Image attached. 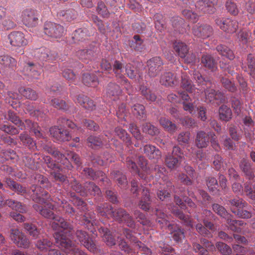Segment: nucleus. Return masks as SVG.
I'll return each instance as SVG.
<instances>
[{"label": "nucleus", "mask_w": 255, "mask_h": 255, "mask_svg": "<svg viewBox=\"0 0 255 255\" xmlns=\"http://www.w3.org/2000/svg\"><path fill=\"white\" fill-rule=\"evenodd\" d=\"M19 92L26 99L31 100H36L38 98L36 92L29 88L21 87L19 89Z\"/></svg>", "instance_id": "45"}, {"label": "nucleus", "mask_w": 255, "mask_h": 255, "mask_svg": "<svg viewBox=\"0 0 255 255\" xmlns=\"http://www.w3.org/2000/svg\"><path fill=\"white\" fill-rule=\"evenodd\" d=\"M3 116L4 117V119L8 120L16 125L19 129H23L25 126L15 113L9 110L8 111L7 114H4Z\"/></svg>", "instance_id": "36"}, {"label": "nucleus", "mask_w": 255, "mask_h": 255, "mask_svg": "<svg viewBox=\"0 0 255 255\" xmlns=\"http://www.w3.org/2000/svg\"><path fill=\"white\" fill-rule=\"evenodd\" d=\"M58 14L62 20L67 22L73 20L77 15V12L73 8L62 10Z\"/></svg>", "instance_id": "33"}, {"label": "nucleus", "mask_w": 255, "mask_h": 255, "mask_svg": "<svg viewBox=\"0 0 255 255\" xmlns=\"http://www.w3.org/2000/svg\"><path fill=\"white\" fill-rule=\"evenodd\" d=\"M75 103L79 104L86 110L92 111L96 109V104L94 102L88 97L83 95H78L74 100Z\"/></svg>", "instance_id": "19"}, {"label": "nucleus", "mask_w": 255, "mask_h": 255, "mask_svg": "<svg viewBox=\"0 0 255 255\" xmlns=\"http://www.w3.org/2000/svg\"><path fill=\"white\" fill-rule=\"evenodd\" d=\"M30 190L33 193L31 196L33 201L41 204H50L49 207H55V205L51 203V199L48 193L44 190L41 186L33 185L30 187Z\"/></svg>", "instance_id": "4"}, {"label": "nucleus", "mask_w": 255, "mask_h": 255, "mask_svg": "<svg viewBox=\"0 0 255 255\" xmlns=\"http://www.w3.org/2000/svg\"><path fill=\"white\" fill-rule=\"evenodd\" d=\"M17 157L16 153L12 149L3 150L0 153V162H3L9 159H14Z\"/></svg>", "instance_id": "54"}, {"label": "nucleus", "mask_w": 255, "mask_h": 255, "mask_svg": "<svg viewBox=\"0 0 255 255\" xmlns=\"http://www.w3.org/2000/svg\"><path fill=\"white\" fill-rule=\"evenodd\" d=\"M116 135L125 142L128 145L131 144L129 135L127 133L126 130L120 127H117L115 129Z\"/></svg>", "instance_id": "49"}, {"label": "nucleus", "mask_w": 255, "mask_h": 255, "mask_svg": "<svg viewBox=\"0 0 255 255\" xmlns=\"http://www.w3.org/2000/svg\"><path fill=\"white\" fill-rule=\"evenodd\" d=\"M215 0H200L195 4V7L203 13L211 14L215 12Z\"/></svg>", "instance_id": "18"}, {"label": "nucleus", "mask_w": 255, "mask_h": 255, "mask_svg": "<svg viewBox=\"0 0 255 255\" xmlns=\"http://www.w3.org/2000/svg\"><path fill=\"white\" fill-rule=\"evenodd\" d=\"M173 214L180 219L184 221L185 224L191 227H193V224L188 215L185 216L179 208H175L173 211Z\"/></svg>", "instance_id": "57"}, {"label": "nucleus", "mask_w": 255, "mask_h": 255, "mask_svg": "<svg viewBox=\"0 0 255 255\" xmlns=\"http://www.w3.org/2000/svg\"><path fill=\"white\" fill-rule=\"evenodd\" d=\"M126 165L127 168L133 174H138L139 176L143 179L146 178V175L142 173H139L138 167L135 162L134 157L132 156H128L126 159Z\"/></svg>", "instance_id": "29"}, {"label": "nucleus", "mask_w": 255, "mask_h": 255, "mask_svg": "<svg viewBox=\"0 0 255 255\" xmlns=\"http://www.w3.org/2000/svg\"><path fill=\"white\" fill-rule=\"evenodd\" d=\"M76 55L82 62L88 63L97 57V48L93 47L87 49H80L76 52Z\"/></svg>", "instance_id": "17"}, {"label": "nucleus", "mask_w": 255, "mask_h": 255, "mask_svg": "<svg viewBox=\"0 0 255 255\" xmlns=\"http://www.w3.org/2000/svg\"><path fill=\"white\" fill-rule=\"evenodd\" d=\"M19 138L23 145L27 146L29 149H34L36 148L35 142L26 133L23 132L20 133Z\"/></svg>", "instance_id": "41"}, {"label": "nucleus", "mask_w": 255, "mask_h": 255, "mask_svg": "<svg viewBox=\"0 0 255 255\" xmlns=\"http://www.w3.org/2000/svg\"><path fill=\"white\" fill-rule=\"evenodd\" d=\"M174 201L177 205L183 207H193L194 205V203L188 197H185L183 201L177 195L174 196Z\"/></svg>", "instance_id": "56"}, {"label": "nucleus", "mask_w": 255, "mask_h": 255, "mask_svg": "<svg viewBox=\"0 0 255 255\" xmlns=\"http://www.w3.org/2000/svg\"><path fill=\"white\" fill-rule=\"evenodd\" d=\"M50 134L58 142L69 141L71 136L68 130L59 127H53L50 128Z\"/></svg>", "instance_id": "15"}, {"label": "nucleus", "mask_w": 255, "mask_h": 255, "mask_svg": "<svg viewBox=\"0 0 255 255\" xmlns=\"http://www.w3.org/2000/svg\"><path fill=\"white\" fill-rule=\"evenodd\" d=\"M210 132L206 133L204 131H199L197 133L195 140L196 146L200 148L206 147L209 142Z\"/></svg>", "instance_id": "26"}, {"label": "nucleus", "mask_w": 255, "mask_h": 255, "mask_svg": "<svg viewBox=\"0 0 255 255\" xmlns=\"http://www.w3.org/2000/svg\"><path fill=\"white\" fill-rule=\"evenodd\" d=\"M38 11L32 8H27L23 11L22 20L24 24L28 27H35L38 21Z\"/></svg>", "instance_id": "10"}, {"label": "nucleus", "mask_w": 255, "mask_h": 255, "mask_svg": "<svg viewBox=\"0 0 255 255\" xmlns=\"http://www.w3.org/2000/svg\"><path fill=\"white\" fill-rule=\"evenodd\" d=\"M239 166L247 178L251 180L254 178L255 169L252 167V163L248 160L243 158L240 161Z\"/></svg>", "instance_id": "20"}, {"label": "nucleus", "mask_w": 255, "mask_h": 255, "mask_svg": "<svg viewBox=\"0 0 255 255\" xmlns=\"http://www.w3.org/2000/svg\"><path fill=\"white\" fill-rule=\"evenodd\" d=\"M176 75L171 72H166L161 76L160 83L165 86L172 87L178 84Z\"/></svg>", "instance_id": "24"}, {"label": "nucleus", "mask_w": 255, "mask_h": 255, "mask_svg": "<svg viewBox=\"0 0 255 255\" xmlns=\"http://www.w3.org/2000/svg\"><path fill=\"white\" fill-rule=\"evenodd\" d=\"M43 149L48 153L51 154L58 162L63 165V168L71 170L73 168V166L65 155L59 151L58 149L55 147H52L48 144L43 146Z\"/></svg>", "instance_id": "5"}, {"label": "nucleus", "mask_w": 255, "mask_h": 255, "mask_svg": "<svg viewBox=\"0 0 255 255\" xmlns=\"http://www.w3.org/2000/svg\"><path fill=\"white\" fill-rule=\"evenodd\" d=\"M9 237L17 247L27 249L29 247L30 242L24 234L18 229L10 230Z\"/></svg>", "instance_id": "7"}, {"label": "nucleus", "mask_w": 255, "mask_h": 255, "mask_svg": "<svg viewBox=\"0 0 255 255\" xmlns=\"http://www.w3.org/2000/svg\"><path fill=\"white\" fill-rule=\"evenodd\" d=\"M10 44L15 47H23L28 44L24 34L20 31H13L8 35Z\"/></svg>", "instance_id": "16"}, {"label": "nucleus", "mask_w": 255, "mask_h": 255, "mask_svg": "<svg viewBox=\"0 0 255 255\" xmlns=\"http://www.w3.org/2000/svg\"><path fill=\"white\" fill-rule=\"evenodd\" d=\"M52 245V242L48 238H43L37 241L36 246L40 251L47 252Z\"/></svg>", "instance_id": "51"}, {"label": "nucleus", "mask_w": 255, "mask_h": 255, "mask_svg": "<svg viewBox=\"0 0 255 255\" xmlns=\"http://www.w3.org/2000/svg\"><path fill=\"white\" fill-rule=\"evenodd\" d=\"M0 65L4 68L10 70H14L16 67V60L8 55H0Z\"/></svg>", "instance_id": "28"}, {"label": "nucleus", "mask_w": 255, "mask_h": 255, "mask_svg": "<svg viewBox=\"0 0 255 255\" xmlns=\"http://www.w3.org/2000/svg\"><path fill=\"white\" fill-rule=\"evenodd\" d=\"M133 40L129 41V45L131 48L137 51L141 52L145 49L143 41L138 35H135Z\"/></svg>", "instance_id": "39"}, {"label": "nucleus", "mask_w": 255, "mask_h": 255, "mask_svg": "<svg viewBox=\"0 0 255 255\" xmlns=\"http://www.w3.org/2000/svg\"><path fill=\"white\" fill-rule=\"evenodd\" d=\"M106 90L107 97H109L111 100L114 101L118 99L122 93V90L120 86L112 82L108 84Z\"/></svg>", "instance_id": "27"}, {"label": "nucleus", "mask_w": 255, "mask_h": 255, "mask_svg": "<svg viewBox=\"0 0 255 255\" xmlns=\"http://www.w3.org/2000/svg\"><path fill=\"white\" fill-rule=\"evenodd\" d=\"M173 46L174 50L180 58L186 57V54L188 52L189 48L185 43L180 41H175Z\"/></svg>", "instance_id": "32"}, {"label": "nucleus", "mask_w": 255, "mask_h": 255, "mask_svg": "<svg viewBox=\"0 0 255 255\" xmlns=\"http://www.w3.org/2000/svg\"><path fill=\"white\" fill-rule=\"evenodd\" d=\"M206 185L209 191L213 194H217L219 192L218 184L217 179L213 177H209L206 179Z\"/></svg>", "instance_id": "47"}, {"label": "nucleus", "mask_w": 255, "mask_h": 255, "mask_svg": "<svg viewBox=\"0 0 255 255\" xmlns=\"http://www.w3.org/2000/svg\"><path fill=\"white\" fill-rule=\"evenodd\" d=\"M140 90H141V94L147 100L151 102L155 101L156 96L146 86H141Z\"/></svg>", "instance_id": "63"}, {"label": "nucleus", "mask_w": 255, "mask_h": 255, "mask_svg": "<svg viewBox=\"0 0 255 255\" xmlns=\"http://www.w3.org/2000/svg\"><path fill=\"white\" fill-rule=\"evenodd\" d=\"M86 196L90 194L93 196H99L102 192L100 188L94 183L92 182H86L85 183Z\"/></svg>", "instance_id": "37"}, {"label": "nucleus", "mask_w": 255, "mask_h": 255, "mask_svg": "<svg viewBox=\"0 0 255 255\" xmlns=\"http://www.w3.org/2000/svg\"><path fill=\"white\" fill-rule=\"evenodd\" d=\"M124 234L126 238L129 240L131 242L135 244V248L140 249L141 252H143L146 255H150L151 251L147 247H144V245L140 241H138L131 233V232L128 229L124 230Z\"/></svg>", "instance_id": "23"}, {"label": "nucleus", "mask_w": 255, "mask_h": 255, "mask_svg": "<svg viewBox=\"0 0 255 255\" xmlns=\"http://www.w3.org/2000/svg\"><path fill=\"white\" fill-rule=\"evenodd\" d=\"M113 71L117 80L125 76L124 75L123 64L119 61L116 60L114 62L113 64Z\"/></svg>", "instance_id": "58"}, {"label": "nucleus", "mask_w": 255, "mask_h": 255, "mask_svg": "<svg viewBox=\"0 0 255 255\" xmlns=\"http://www.w3.org/2000/svg\"><path fill=\"white\" fill-rule=\"evenodd\" d=\"M241 129L235 125H231L229 128V132L231 138L234 141L240 140L242 137Z\"/></svg>", "instance_id": "50"}, {"label": "nucleus", "mask_w": 255, "mask_h": 255, "mask_svg": "<svg viewBox=\"0 0 255 255\" xmlns=\"http://www.w3.org/2000/svg\"><path fill=\"white\" fill-rule=\"evenodd\" d=\"M247 61L248 68L243 64L242 67L245 71L249 72L252 78L255 79V58L251 54H249L248 55Z\"/></svg>", "instance_id": "30"}, {"label": "nucleus", "mask_w": 255, "mask_h": 255, "mask_svg": "<svg viewBox=\"0 0 255 255\" xmlns=\"http://www.w3.org/2000/svg\"><path fill=\"white\" fill-rule=\"evenodd\" d=\"M91 33L88 29L86 28H79L74 32L72 38L75 42L82 41L90 36Z\"/></svg>", "instance_id": "34"}, {"label": "nucleus", "mask_w": 255, "mask_h": 255, "mask_svg": "<svg viewBox=\"0 0 255 255\" xmlns=\"http://www.w3.org/2000/svg\"><path fill=\"white\" fill-rule=\"evenodd\" d=\"M142 197L139 202V205L141 207H147L150 203L149 192L147 189L145 187H142Z\"/></svg>", "instance_id": "60"}, {"label": "nucleus", "mask_w": 255, "mask_h": 255, "mask_svg": "<svg viewBox=\"0 0 255 255\" xmlns=\"http://www.w3.org/2000/svg\"><path fill=\"white\" fill-rule=\"evenodd\" d=\"M144 154L149 159L156 160L161 158L162 154L161 151L156 147L151 144H146L143 146Z\"/></svg>", "instance_id": "21"}, {"label": "nucleus", "mask_w": 255, "mask_h": 255, "mask_svg": "<svg viewBox=\"0 0 255 255\" xmlns=\"http://www.w3.org/2000/svg\"><path fill=\"white\" fill-rule=\"evenodd\" d=\"M200 91H204L205 95V101L208 103L214 102L215 100L221 101L223 98L222 94L219 91H215L214 89L211 88L205 89L203 87Z\"/></svg>", "instance_id": "22"}, {"label": "nucleus", "mask_w": 255, "mask_h": 255, "mask_svg": "<svg viewBox=\"0 0 255 255\" xmlns=\"http://www.w3.org/2000/svg\"><path fill=\"white\" fill-rule=\"evenodd\" d=\"M158 223L161 228H163L164 225H166V228L173 234V238L175 241L178 242L184 237V232L177 225L171 224L164 219L158 220Z\"/></svg>", "instance_id": "14"}, {"label": "nucleus", "mask_w": 255, "mask_h": 255, "mask_svg": "<svg viewBox=\"0 0 255 255\" xmlns=\"http://www.w3.org/2000/svg\"><path fill=\"white\" fill-rule=\"evenodd\" d=\"M192 32L194 36L202 39H206L212 35L213 28L207 24L198 23L193 27Z\"/></svg>", "instance_id": "13"}, {"label": "nucleus", "mask_w": 255, "mask_h": 255, "mask_svg": "<svg viewBox=\"0 0 255 255\" xmlns=\"http://www.w3.org/2000/svg\"><path fill=\"white\" fill-rule=\"evenodd\" d=\"M193 76L198 85L207 86L211 84L209 80H206L198 71H195L193 72Z\"/></svg>", "instance_id": "61"}, {"label": "nucleus", "mask_w": 255, "mask_h": 255, "mask_svg": "<svg viewBox=\"0 0 255 255\" xmlns=\"http://www.w3.org/2000/svg\"><path fill=\"white\" fill-rule=\"evenodd\" d=\"M178 95L171 93L167 96L168 100L171 103H176L179 101V98L183 101V109L191 114L195 113V107L191 102V99L185 91H179Z\"/></svg>", "instance_id": "3"}, {"label": "nucleus", "mask_w": 255, "mask_h": 255, "mask_svg": "<svg viewBox=\"0 0 255 255\" xmlns=\"http://www.w3.org/2000/svg\"><path fill=\"white\" fill-rule=\"evenodd\" d=\"M181 162L182 160L178 158V157L170 155L169 153L166 156L165 159L166 165L170 169H173L178 167L181 164Z\"/></svg>", "instance_id": "35"}, {"label": "nucleus", "mask_w": 255, "mask_h": 255, "mask_svg": "<svg viewBox=\"0 0 255 255\" xmlns=\"http://www.w3.org/2000/svg\"><path fill=\"white\" fill-rule=\"evenodd\" d=\"M181 87L190 93H193L195 90L191 80L186 75H183L182 76Z\"/></svg>", "instance_id": "55"}, {"label": "nucleus", "mask_w": 255, "mask_h": 255, "mask_svg": "<svg viewBox=\"0 0 255 255\" xmlns=\"http://www.w3.org/2000/svg\"><path fill=\"white\" fill-rule=\"evenodd\" d=\"M99 231L100 233L103 234V240L108 246L112 247L116 244L115 239L112 237L108 229L101 227Z\"/></svg>", "instance_id": "44"}, {"label": "nucleus", "mask_w": 255, "mask_h": 255, "mask_svg": "<svg viewBox=\"0 0 255 255\" xmlns=\"http://www.w3.org/2000/svg\"><path fill=\"white\" fill-rule=\"evenodd\" d=\"M219 118L225 122L229 121L232 117V110L226 105H222L219 109Z\"/></svg>", "instance_id": "40"}, {"label": "nucleus", "mask_w": 255, "mask_h": 255, "mask_svg": "<svg viewBox=\"0 0 255 255\" xmlns=\"http://www.w3.org/2000/svg\"><path fill=\"white\" fill-rule=\"evenodd\" d=\"M160 125L167 130L171 132H174L177 129L175 124L172 123L169 120L164 117H162L159 120Z\"/></svg>", "instance_id": "53"}, {"label": "nucleus", "mask_w": 255, "mask_h": 255, "mask_svg": "<svg viewBox=\"0 0 255 255\" xmlns=\"http://www.w3.org/2000/svg\"><path fill=\"white\" fill-rule=\"evenodd\" d=\"M36 64L32 62H27L24 64L23 69L22 70V72L24 75H26L29 77L30 79H37V72L34 71V73L33 74L30 72V71L33 69L34 67Z\"/></svg>", "instance_id": "46"}, {"label": "nucleus", "mask_w": 255, "mask_h": 255, "mask_svg": "<svg viewBox=\"0 0 255 255\" xmlns=\"http://www.w3.org/2000/svg\"><path fill=\"white\" fill-rule=\"evenodd\" d=\"M66 155L71 158V159L74 162L75 164L77 165L78 169L81 171V173L85 175L87 178L96 180L100 177H102V180H103V177L105 176L104 173L102 171L99 170L95 171L91 168H84L81 167L82 162L81 161L80 156L75 152L71 151H67Z\"/></svg>", "instance_id": "2"}, {"label": "nucleus", "mask_w": 255, "mask_h": 255, "mask_svg": "<svg viewBox=\"0 0 255 255\" xmlns=\"http://www.w3.org/2000/svg\"><path fill=\"white\" fill-rule=\"evenodd\" d=\"M71 188L82 196H86L85 184L82 186L75 179L71 182Z\"/></svg>", "instance_id": "64"}, {"label": "nucleus", "mask_w": 255, "mask_h": 255, "mask_svg": "<svg viewBox=\"0 0 255 255\" xmlns=\"http://www.w3.org/2000/svg\"><path fill=\"white\" fill-rule=\"evenodd\" d=\"M125 71L127 76L130 79H134L135 78L136 75L138 74V81L141 83L142 81V77L140 73H137L136 68L131 64H127L125 66Z\"/></svg>", "instance_id": "43"}, {"label": "nucleus", "mask_w": 255, "mask_h": 255, "mask_svg": "<svg viewBox=\"0 0 255 255\" xmlns=\"http://www.w3.org/2000/svg\"><path fill=\"white\" fill-rule=\"evenodd\" d=\"M132 112L138 117L139 119H142L143 120L145 119V113L144 111V107L141 104H135L131 108Z\"/></svg>", "instance_id": "59"}, {"label": "nucleus", "mask_w": 255, "mask_h": 255, "mask_svg": "<svg viewBox=\"0 0 255 255\" xmlns=\"http://www.w3.org/2000/svg\"><path fill=\"white\" fill-rule=\"evenodd\" d=\"M201 63L206 68L211 70L212 71L215 70L217 68V63L214 57L209 54H205L202 56Z\"/></svg>", "instance_id": "31"}, {"label": "nucleus", "mask_w": 255, "mask_h": 255, "mask_svg": "<svg viewBox=\"0 0 255 255\" xmlns=\"http://www.w3.org/2000/svg\"><path fill=\"white\" fill-rule=\"evenodd\" d=\"M215 22L222 30L230 33L235 32L238 28V22L230 18H218L215 19Z\"/></svg>", "instance_id": "11"}, {"label": "nucleus", "mask_w": 255, "mask_h": 255, "mask_svg": "<svg viewBox=\"0 0 255 255\" xmlns=\"http://www.w3.org/2000/svg\"><path fill=\"white\" fill-rule=\"evenodd\" d=\"M44 32L48 36L53 38H60L65 33L63 26L51 22H46L44 26Z\"/></svg>", "instance_id": "6"}, {"label": "nucleus", "mask_w": 255, "mask_h": 255, "mask_svg": "<svg viewBox=\"0 0 255 255\" xmlns=\"http://www.w3.org/2000/svg\"><path fill=\"white\" fill-rule=\"evenodd\" d=\"M219 53L222 56L225 57L232 60L235 58V55L232 50L224 45H219L216 47Z\"/></svg>", "instance_id": "42"}, {"label": "nucleus", "mask_w": 255, "mask_h": 255, "mask_svg": "<svg viewBox=\"0 0 255 255\" xmlns=\"http://www.w3.org/2000/svg\"><path fill=\"white\" fill-rule=\"evenodd\" d=\"M76 237L77 241L89 251L93 253L96 252L97 249L95 244L90 239L89 235L85 231L77 230L76 232Z\"/></svg>", "instance_id": "12"}, {"label": "nucleus", "mask_w": 255, "mask_h": 255, "mask_svg": "<svg viewBox=\"0 0 255 255\" xmlns=\"http://www.w3.org/2000/svg\"><path fill=\"white\" fill-rule=\"evenodd\" d=\"M110 212L112 214V216L115 220L125 222L130 228H134V221L123 208H111Z\"/></svg>", "instance_id": "9"}, {"label": "nucleus", "mask_w": 255, "mask_h": 255, "mask_svg": "<svg viewBox=\"0 0 255 255\" xmlns=\"http://www.w3.org/2000/svg\"><path fill=\"white\" fill-rule=\"evenodd\" d=\"M163 62L160 57H152L147 61V75L150 78L156 77L162 69Z\"/></svg>", "instance_id": "8"}, {"label": "nucleus", "mask_w": 255, "mask_h": 255, "mask_svg": "<svg viewBox=\"0 0 255 255\" xmlns=\"http://www.w3.org/2000/svg\"><path fill=\"white\" fill-rule=\"evenodd\" d=\"M111 175L117 181L119 186L124 187L127 185V178L121 171H114L111 173Z\"/></svg>", "instance_id": "48"}, {"label": "nucleus", "mask_w": 255, "mask_h": 255, "mask_svg": "<svg viewBox=\"0 0 255 255\" xmlns=\"http://www.w3.org/2000/svg\"><path fill=\"white\" fill-rule=\"evenodd\" d=\"M82 81L85 85L88 87H95L99 84L97 76L94 74H84Z\"/></svg>", "instance_id": "38"}, {"label": "nucleus", "mask_w": 255, "mask_h": 255, "mask_svg": "<svg viewBox=\"0 0 255 255\" xmlns=\"http://www.w3.org/2000/svg\"><path fill=\"white\" fill-rule=\"evenodd\" d=\"M88 145L92 148L100 147L103 145V141L99 136L90 135L87 139Z\"/></svg>", "instance_id": "62"}, {"label": "nucleus", "mask_w": 255, "mask_h": 255, "mask_svg": "<svg viewBox=\"0 0 255 255\" xmlns=\"http://www.w3.org/2000/svg\"><path fill=\"white\" fill-rule=\"evenodd\" d=\"M37 212L42 216L48 219L54 220L52 227L58 230L54 234L57 246L67 253L74 255H87L84 252L73 246L71 241L67 237L71 232L72 228L64 219L54 215L53 208H37Z\"/></svg>", "instance_id": "1"}, {"label": "nucleus", "mask_w": 255, "mask_h": 255, "mask_svg": "<svg viewBox=\"0 0 255 255\" xmlns=\"http://www.w3.org/2000/svg\"><path fill=\"white\" fill-rule=\"evenodd\" d=\"M4 181L7 187H8L11 190L17 193L18 194H20L22 196H26L27 195V192L26 187L22 186L21 185L11 179L10 178H5Z\"/></svg>", "instance_id": "25"}, {"label": "nucleus", "mask_w": 255, "mask_h": 255, "mask_svg": "<svg viewBox=\"0 0 255 255\" xmlns=\"http://www.w3.org/2000/svg\"><path fill=\"white\" fill-rule=\"evenodd\" d=\"M49 103L55 108L66 111L68 109V105L66 104V102L63 100L57 98H54L50 100Z\"/></svg>", "instance_id": "52"}]
</instances>
